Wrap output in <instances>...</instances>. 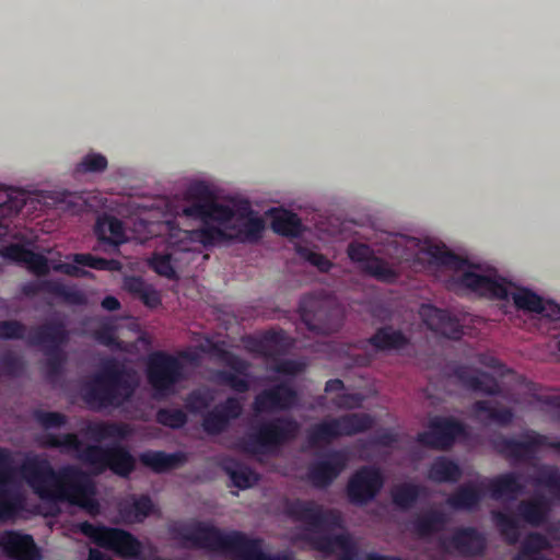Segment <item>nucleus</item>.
I'll list each match as a JSON object with an SVG mask.
<instances>
[{"label":"nucleus","instance_id":"nucleus-1","mask_svg":"<svg viewBox=\"0 0 560 560\" xmlns=\"http://www.w3.org/2000/svg\"><path fill=\"white\" fill-rule=\"evenodd\" d=\"M190 213L206 214L212 218L213 224L201 229V245H213L214 242L238 241L256 243L265 232L266 222L245 202L236 209L228 205L195 206Z\"/></svg>","mask_w":560,"mask_h":560},{"label":"nucleus","instance_id":"nucleus-2","mask_svg":"<svg viewBox=\"0 0 560 560\" xmlns=\"http://www.w3.org/2000/svg\"><path fill=\"white\" fill-rule=\"evenodd\" d=\"M93 231L102 245H124L128 241L125 223L112 214L100 215Z\"/></svg>","mask_w":560,"mask_h":560},{"label":"nucleus","instance_id":"nucleus-3","mask_svg":"<svg viewBox=\"0 0 560 560\" xmlns=\"http://www.w3.org/2000/svg\"><path fill=\"white\" fill-rule=\"evenodd\" d=\"M271 229L276 234L290 240L301 237L306 231L300 217L288 210H281L272 215Z\"/></svg>","mask_w":560,"mask_h":560},{"label":"nucleus","instance_id":"nucleus-4","mask_svg":"<svg viewBox=\"0 0 560 560\" xmlns=\"http://www.w3.org/2000/svg\"><path fill=\"white\" fill-rule=\"evenodd\" d=\"M187 194L191 199L195 200V202L185 207L184 213L187 217L200 219L203 223V226L212 225L213 221L210 215L190 213V209L195 206L220 205L219 202L214 201L212 191L210 190L209 186L202 182L191 184L188 187Z\"/></svg>","mask_w":560,"mask_h":560},{"label":"nucleus","instance_id":"nucleus-5","mask_svg":"<svg viewBox=\"0 0 560 560\" xmlns=\"http://www.w3.org/2000/svg\"><path fill=\"white\" fill-rule=\"evenodd\" d=\"M0 214H10L15 212L19 207L23 203V194L16 192H5L0 191ZM4 226L0 223V234L3 233Z\"/></svg>","mask_w":560,"mask_h":560},{"label":"nucleus","instance_id":"nucleus-6","mask_svg":"<svg viewBox=\"0 0 560 560\" xmlns=\"http://www.w3.org/2000/svg\"><path fill=\"white\" fill-rule=\"evenodd\" d=\"M107 167V160L100 153H91L84 156L81 163L75 167L77 173H98Z\"/></svg>","mask_w":560,"mask_h":560},{"label":"nucleus","instance_id":"nucleus-7","mask_svg":"<svg viewBox=\"0 0 560 560\" xmlns=\"http://www.w3.org/2000/svg\"><path fill=\"white\" fill-rule=\"evenodd\" d=\"M59 202L65 203V208L71 210L73 213H78L84 209L86 200L83 199L82 196L65 192L62 194V199H60Z\"/></svg>","mask_w":560,"mask_h":560},{"label":"nucleus","instance_id":"nucleus-8","mask_svg":"<svg viewBox=\"0 0 560 560\" xmlns=\"http://www.w3.org/2000/svg\"><path fill=\"white\" fill-rule=\"evenodd\" d=\"M401 240H402V236H400L399 238L395 237L393 240H387L386 242H374L371 245H390V246L401 245Z\"/></svg>","mask_w":560,"mask_h":560},{"label":"nucleus","instance_id":"nucleus-9","mask_svg":"<svg viewBox=\"0 0 560 560\" xmlns=\"http://www.w3.org/2000/svg\"><path fill=\"white\" fill-rule=\"evenodd\" d=\"M412 245L419 246V245H435V244L430 241H425L423 244H421L420 240L413 238ZM440 245H445V244L441 243Z\"/></svg>","mask_w":560,"mask_h":560},{"label":"nucleus","instance_id":"nucleus-10","mask_svg":"<svg viewBox=\"0 0 560 560\" xmlns=\"http://www.w3.org/2000/svg\"><path fill=\"white\" fill-rule=\"evenodd\" d=\"M347 245L352 246V245H365V244L360 241L352 240V241L348 242Z\"/></svg>","mask_w":560,"mask_h":560},{"label":"nucleus","instance_id":"nucleus-11","mask_svg":"<svg viewBox=\"0 0 560 560\" xmlns=\"http://www.w3.org/2000/svg\"><path fill=\"white\" fill-rule=\"evenodd\" d=\"M8 245L13 246V245H34V244L32 242H26V243H9Z\"/></svg>","mask_w":560,"mask_h":560},{"label":"nucleus","instance_id":"nucleus-12","mask_svg":"<svg viewBox=\"0 0 560 560\" xmlns=\"http://www.w3.org/2000/svg\"><path fill=\"white\" fill-rule=\"evenodd\" d=\"M165 245H172V246H175V245H179L178 243H173V242H165Z\"/></svg>","mask_w":560,"mask_h":560}]
</instances>
